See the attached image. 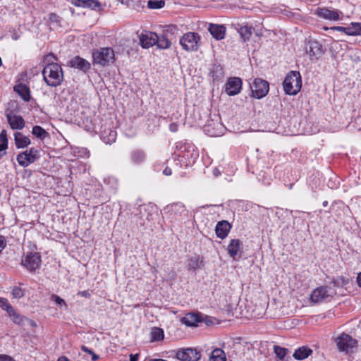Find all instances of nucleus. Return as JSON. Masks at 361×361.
<instances>
[{
    "label": "nucleus",
    "instance_id": "f257e3e1",
    "mask_svg": "<svg viewBox=\"0 0 361 361\" xmlns=\"http://www.w3.org/2000/svg\"><path fill=\"white\" fill-rule=\"evenodd\" d=\"M42 75L47 85L56 87L63 81V75L61 67L56 63H49L43 69Z\"/></svg>",
    "mask_w": 361,
    "mask_h": 361
},
{
    "label": "nucleus",
    "instance_id": "f03ea898",
    "mask_svg": "<svg viewBox=\"0 0 361 361\" xmlns=\"http://www.w3.org/2000/svg\"><path fill=\"white\" fill-rule=\"evenodd\" d=\"M283 90L288 95H295L302 86L301 76L298 71H290L286 76L283 82Z\"/></svg>",
    "mask_w": 361,
    "mask_h": 361
},
{
    "label": "nucleus",
    "instance_id": "7ed1b4c3",
    "mask_svg": "<svg viewBox=\"0 0 361 361\" xmlns=\"http://www.w3.org/2000/svg\"><path fill=\"white\" fill-rule=\"evenodd\" d=\"M180 44L184 50L195 51L201 45V37L196 32H189L181 37Z\"/></svg>",
    "mask_w": 361,
    "mask_h": 361
},
{
    "label": "nucleus",
    "instance_id": "20e7f679",
    "mask_svg": "<svg viewBox=\"0 0 361 361\" xmlns=\"http://www.w3.org/2000/svg\"><path fill=\"white\" fill-rule=\"evenodd\" d=\"M334 341L339 351L349 353L357 346V341L351 336L343 333L335 338Z\"/></svg>",
    "mask_w": 361,
    "mask_h": 361
},
{
    "label": "nucleus",
    "instance_id": "39448f33",
    "mask_svg": "<svg viewBox=\"0 0 361 361\" xmlns=\"http://www.w3.org/2000/svg\"><path fill=\"white\" fill-rule=\"evenodd\" d=\"M92 58L94 63L105 66L114 60V52L112 49L109 47L101 48L93 51Z\"/></svg>",
    "mask_w": 361,
    "mask_h": 361
},
{
    "label": "nucleus",
    "instance_id": "423d86ee",
    "mask_svg": "<svg viewBox=\"0 0 361 361\" xmlns=\"http://www.w3.org/2000/svg\"><path fill=\"white\" fill-rule=\"evenodd\" d=\"M335 293L334 290L327 286H321L314 289L311 294V300L313 302H322L329 300Z\"/></svg>",
    "mask_w": 361,
    "mask_h": 361
},
{
    "label": "nucleus",
    "instance_id": "0eeeda50",
    "mask_svg": "<svg viewBox=\"0 0 361 361\" xmlns=\"http://www.w3.org/2000/svg\"><path fill=\"white\" fill-rule=\"evenodd\" d=\"M252 96L257 99L265 97L269 90V83L260 78H256L250 84Z\"/></svg>",
    "mask_w": 361,
    "mask_h": 361
},
{
    "label": "nucleus",
    "instance_id": "6e6552de",
    "mask_svg": "<svg viewBox=\"0 0 361 361\" xmlns=\"http://www.w3.org/2000/svg\"><path fill=\"white\" fill-rule=\"evenodd\" d=\"M39 157V151L34 148H30L17 156V161L21 166L26 167L34 163Z\"/></svg>",
    "mask_w": 361,
    "mask_h": 361
},
{
    "label": "nucleus",
    "instance_id": "1a4fd4ad",
    "mask_svg": "<svg viewBox=\"0 0 361 361\" xmlns=\"http://www.w3.org/2000/svg\"><path fill=\"white\" fill-rule=\"evenodd\" d=\"M41 263V257L36 252H29L22 260L23 265L30 271H33L39 268Z\"/></svg>",
    "mask_w": 361,
    "mask_h": 361
},
{
    "label": "nucleus",
    "instance_id": "9d476101",
    "mask_svg": "<svg viewBox=\"0 0 361 361\" xmlns=\"http://www.w3.org/2000/svg\"><path fill=\"white\" fill-rule=\"evenodd\" d=\"M176 357L181 361H198L200 352L194 348L180 349L176 353Z\"/></svg>",
    "mask_w": 361,
    "mask_h": 361
},
{
    "label": "nucleus",
    "instance_id": "9b49d317",
    "mask_svg": "<svg viewBox=\"0 0 361 361\" xmlns=\"http://www.w3.org/2000/svg\"><path fill=\"white\" fill-rule=\"evenodd\" d=\"M241 87L242 80L240 78H230L226 83V92L230 96L236 95L240 92Z\"/></svg>",
    "mask_w": 361,
    "mask_h": 361
},
{
    "label": "nucleus",
    "instance_id": "f8f14e48",
    "mask_svg": "<svg viewBox=\"0 0 361 361\" xmlns=\"http://www.w3.org/2000/svg\"><path fill=\"white\" fill-rule=\"evenodd\" d=\"M317 15L324 19L329 20H338L341 19L342 13L336 9H329L327 8H319L317 10Z\"/></svg>",
    "mask_w": 361,
    "mask_h": 361
},
{
    "label": "nucleus",
    "instance_id": "ddd939ff",
    "mask_svg": "<svg viewBox=\"0 0 361 361\" xmlns=\"http://www.w3.org/2000/svg\"><path fill=\"white\" fill-rule=\"evenodd\" d=\"M157 42V35L152 32H145L140 35V43L142 47L149 48L155 45Z\"/></svg>",
    "mask_w": 361,
    "mask_h": 361
},
{
    "label": "nucleus",
    "instance_id": "4468645a",
    "mask_svg": "<svg viewBox=\"0 0 361 361\" xmlns=\"http://www.w3.org/2000/svg\"><path fill=\"white\" fill-rule=\"evenodd\" d=\"M6 118L13 130H21L25 127V122L21 116L8 113L6 114Z\"/></svg>",
    "mask_w": 361,
    "mask_h": 361
},
{
    "label": "nucleus",
    "instance_id": "2eb2a0df",
    "mask_svg": "<svg viewBox=\"0 0 361 361\" xmlns=\"http://www.w3.org/2000/svg\"><path fill=\"white\" fill-rule=\"evenodd\" d=\"M226 30L224 25L210 23L208 26V31L216 40H221L225 37Z\"/></svg>",
    "mask_w": 361,
    "mask_h": 361
},
{
    "label": "nucleus",
    "instance_id": "dca6fc26",
    "mask_svg": "<svg viewBox=\"0 0 361 361\" xmlns=\"http://www.w3.org/2000/svg\"><path fill=\"white\" fill-rule=\"evenodd\" d=\"M70 66L87 72L90 68V63L78 56H75L68 62Z\"/></svg>",
    "mask_w": 361,
    "mask_h": 361
},
{
    "label": "nucleus",
    "instance_id": "f3484780",
    "mask_svg": "<svg viewBox=\"0 0 361 361\" xmlns=\"http://www.w3.org/2000/svg\"><path fill=\"white\" fill-rule=\"evenodd\" d=\"M231 228V225L225 220L219 221L215 227L216 236L221 239H224L228 234Z\"/></svg>",
    "mask_w": 361,
    "mask_h": 361
},
{
    "label": "nucleus",
    "instance_id": "a211bd4d",
    "mask_svg": "<svg viewBox=\"0 0 361 361\" xmlns=\"http://www.w3.org/2000/svg\"><path fill=\"white\" fill-rule=\"evenodd\" d=\"M242 249V242L239 239L231 240L228 245L227 250L229 256L233 259H235L237 256L240 257V252Z\"/></svg>",
    "mask_w": 361,
    "mask_h": 361
},
{
    "label": "nucleus",
    "instance_id": "6ab92c4d",
    "mask_svg": "<svg viewBox=\"0 0 361 361\" xmlns=\"http://www.w3.org/2000/svg\"><path fill=\"white\" fill-rule=\"evenodd\" d=\"M305 50L310 57H319L322 54V46L317 41L309 42Z\"/></svg>",
    "mask_w": 361,
    "mask_h": 361
},
{
    "label": "nucleus",
    "instance_id": "aec40b11",
    "mask_svg": "<svg viewBox=\"0 0 361 361\" xmlns=\"http://www.w3.org/2000/svg\"><path fill=\"white\" fill-rule=\"evenodd\" d=\"M357 23H352L348 27H341V26H334L331 27L330 29L333 30H336L339 32H344L347 35L354 36L357 35L359 34L357 31Z\"/></svg>",
    "mask_w": 361,
    "mask_h": 361
},
{
    "label": "nucleus",
    "instance_id": "412c9836",
    "mask_svg": "<svg viewBox=\"0 0 361 361\" xmlns=\"http://www.w3.org/2000/svg\"><path fill=\"white\" fill-rule=\"evenodd\" d=\"M312 353V350L308 346L303 345L296 349L293 357L297 360H302L307 358Z\"/></svg>",
    "mask_w": 361,
    "mask_h": 361
},
{
    "label": "nucleus",
    "instance_id": "4be33fe9",
    "mask_svg": "<svg viewBox=\"0 0 361 361\" xmlns=\"http://www.w3.org/2000/svg\"><path fill=\"white\" fill-rule=\"evenodd\" d=\"M14 90L19 94V96L25 101L29 102L30 100V91L29 87L23 84H18L14 87Z\"/></svg>",
    "mask_w": 361,
    "mask_h": 361
},
{
    "label": "nucleus",
    "instance_id": "5701e85b",
    "mask_svg": "<svg viewBox=\"0 0 361 361\" xmlns=\"http://www.w3.org/2000/svg\"><path fill=\"white\" fill-rule=\"evenodd\" d=\"M14 140L17 148H25L30 144V138L20 132L14 133Z\"/></svg>",
    "mask_w": 361,
    "mask_h": 361
},
{
    "label": "nucleus",
    "instance_id": "b1692460",
    "mask_svg": "<svg viewBox=\"0 0 361 361\" xmlns=\"http://www.w3.org/2000/svg\"><path fill=\"white\" fill-rule=\"evenodd\" d=\"M200 322L199 316L194 313L186 314L185 317L181 319V322L188 326H196Z\"/></svg>",
    "mask_w": 361,
    "mask_h": 361
},
{
    "label": "nucleus",
    "instance_id": "393cba45",
    "mask_svg": "<svg viewBox=\"0 0 361 361\" xmlns=\"http://www.w3.org/2000/svg\"><path fill=\"white\" fill-rule=\"evenodd\" d=\"M223 126L221 123H216V126L212 128L211 123H208L204 127L205 133L211 137L219 136L222 133Z\"/></svg>",
    "mask_w": 361,
    "mask_h": 361
},
{
    "label": "nucleus",
    "instance_id": "a878e982",
    "mask_svg": "<svg viewBox=\"0 0 361 361\" xmlns=\"http://www.w3.org/2000/svg\"><path fill=\"white\" fill-rule=\"evenodd\" d=\"M131 161L135 164H140L145 161L146 154L144 151L141 149H135L131 153Z\"/></svg>",
    "mask_w": 361,
    "mask_h": 361
},
{
    "label": "nucleus",
    "instance_id": "bb28decb",
    "mask_svg": "<svg viewBox=\"0 0 361 361\" xmlns=\"http://www.w3.org/2000/svg\"><path fill=\"white\" fill-rule=\"evenodd\" d=\"M8 147L7 133L5 130H2L0 133V158L6 154V149Z\"/></svg>",
    "mask_w": 361,
    "mask_h": 361
},
{
    "label": "nucleus",
    "instance_id": "cd10ccee",
    "mask_svg": "<svg viewBox=\"0 0 361 361\" xmlns=\"http://www.w3.org/2000/svg\"><path fill=\"white\" fill-rule=\"evenodd\" d=\"M209 361H226L224 351L220 348H215L210 355Z\"/></svg>",
    "mask_w": 361,
    "mask_h": 361
},
{
    "label": "nucleus",
    "instance_id": "c85d7f7f",
    "mask_svg": "<svg viewBox=\"0 0 361 361\" xmlns=\"http://www.w3.org/2000/svg\"><path fill=\"white\" fill-rule=\"evenodd\" d=\"M171 44V41L165 35H162L160 36L157 35V42H156L155 45H157L158 48L161 49H166L169 48Z\"/></svg>",
    "mask_w": 361,
    "mask_h": 361
},
{
    "label": "nucleus",
    "instance_id": "c756f323",
    "mask_svg": "<svg viewBox=\"0 0 361 361\" xmlns=\"http://www.w3.org/2000/svg\"><path fill=\"white\" fill-rule=\"evenodd\" d=\"M151 341H162L164 338V334L162 329L159 327H154L150 332Z\"/></svg>",
    "mask_w": 361,
    "mask_h": 361
},
{
    "label": "nucleus",
    "instance_id": "7c9ffc66",
    "mask_svg": "<svg viewBox=\"0 0 361 361\" xmlns=\"http://www.w3.org/2000/svg\"><path fill=\"white\" fill-rule=\"evenodd\" d=\"M9 317L11 318L12 321L18 325H23L25 320H27V319L23 316L19 314L14 308L11 310L8 313Z\"/></svg>",
    "mask_w": 361,
    "mask_h": 361
},
{
    "label": "nucleus",
    "instance_id": "2f4dec72",
    "mask_svg": "<svg viewBox=\"0 0 361 361\" xmlns=\"http://www.w3.org/2000/svg\"><path fill=\"white\" fill-rule=\"evenodd\" d=\"M32 133L37 137L42 140L47 135L46 130L39 126H34L32 130Z\"/></svg>",
    "mask_w": 361,
    "mask_h": 361
},
{
    "label": "nucleus",
    "instance_id": "473e14b6",
    "mask_svg": "<svg viewBox=\"0 0 361 361\" xmlns=\"http://www.w3.org/2000/svg\"><path fill=\"white\" fill-rule=\"evenodd\" d=\"M239 33L241 38L245 42L252 35V28L248 26H243L240 28Z\"/></svg>",
    "mask_w": 361,
    "mask_h": 361
},
{
    "label": "nucleus",
    "instance_id": "72a5a7b5",
    "mask_svg": "<svg viewBox=\"0 0 361 361\" xmlns=\"http://www.w3.org/2000/svg\"><path fill=\"white\" fill-rule=\"evenodd\" d=\"M274 353L276 355V356L281 360H283L284 357H286V354L288 352V350L285 348H282L279 345H274Z\"/></svg>",
    "mask_w": 361,
    "mask_h": 361
},
{
    "label": "nucleus",
    "instance_id": "f704fd0d",
    "mask_svg": "<svg viewBox=\"0 0 361 361\" xmlns=\"http://www.w3.org/2000/svg\"><path fill=\"white\" fill-rule=\"evenodd\" d=\"M165 1L163 0H149L147 1V6L150 9H159L164 6Z\"/></svg>",
    "mask_w": 361,
    "mask_h": 361
},
{
    "label": "nucleus",
    "instance_id": "c9c22d12",
    "mask_svg": "<svg viewBox=\"0 0 361 361\" xmlns=\"http://www.w3.org/2000/svg\"><path fill=\"white\" fill-rule=\"evenodd\" d=\"M101 6V4L97 0H84L82 8H90L91 9H97Z\"/></svg>",
    "mask_w": 361,
    "mask_h": 361
},
{
    "label": "nucleus",
    "instance_id": "e433bc0d",
    "mask_svg": "<svg viewBox=\"0 0 361 361\" xmlns=\"http://www.w3.org/2000/svg\"><path fill=\"white\" fill-rule=\"evenodd\" d=\"M202 262L198 257H192L188 260V267L190 269L195 270L200 267Z\"/></svg>",
    "mask_w": 361,
    "mask_h": 361
},
{
    "label": "nucleus",
    "instance_id": "4c0bfd02",
    "mask_svg": "<svg viewBox=\"0 0 361 361\" xmlns=\"http://www.w3.org/2000/svg\"><path fill=\"white\" fill-rule=\"evenodd\" d=\"M12 295L15 298H21L25 295V290L20 287H14L12 290Z\"/></svg>",
    "mask_w": 361,
    "mask_h": 361
},
{
    "label": "nucleus",
    "instance_id": "58836bf2",
    "mask_svg": "<svg viewBox=\"0 0 361 361\" xmlns=\"http://www.w3.org/2000/svg\"><path fill=\"white\" fill-rule=\"evenodd\" d=\"M0 307L3 310H6L7 313L13 309V307L8 303L7 299L4 298H0Z\"/></svg>",
    "mask_w": 361,
    "mask_h": 361
},
{
    "label": "nucleus",
    "instance_id": "ea45409f",
    "mask_svg": "<svg viewBox=\"0 0 361 361\" xmlns=\"http://www.w3.org/2000/svg\"><path fill=\"white\" fill-rule=\"evenodd\" d=\"M51 299L58 305L59 306H62V305H65L66 306V302L63 299L61 298L59 296L56 295H52L51 297Z\"/></svg>",
    "mask_w": 361,
    "mask_h": 361
},
{
    "label": "nucleus",
    "instance_id": "a19ab883",
    "mask_svg": "<svg viewBox=\"0 0 361 361\" xmlns=\"http://www.w3.org/2000/svg\"><path fill=\"white\" fill-rule=\"evenodd\" d=\"M6 245V241L4 236L0 235V252L5 248Z\"/></svg>",
    "mask_w": 361,
    "mask_h": 361
},
{
    "label": "nucleus",
    "instance_id": "79ce46f5",
    "mask_svg": "<svg viewBox=\"0 0 361 361\" xmlns=\"http://www.w3.org/2000/svg\"><path fill=\"white\" fill-rule=\"evenodd\" d=\"M0 361H15L14 359L8 355L4 354H0Z\"/></svg>",
    "mask_w": 361,
    "mask_h": 361
},
{
    "label": "nucleus",
    "instance_id": "37998d69",
    "mask_svg": "<svg viewBox=\"0 0 361 361\" xmlns=\"http://www.w3.org/2000/svg\"><path fill=\"white\" fill-rule=\"evenodd\" d=\"M83 1L84 0H71V3L77 7H82L83 6Z\"/></svg>",
    "mask_w": 361,
    "mask_h": 361
},
{
    "label": "nucleus",
    "instance_id": "c03bdc74",
    "mask_svg": "<svg viewBox=\"0 0 361 361\" xmlns=\"http://www.w3.org/2000/svg\"><path fill=\"white\" fill-rule=\"evenodd\" d=\"M169 129L171 132H176L178 130V125L176 123H171L169 126Z\"/></svg>",
    "mask_w": 361,
    "mask_h": 361
},
{
    "label": "nucleus",
    "instance_id": "a18cd8bd",
    "mask_svg": "<svg viewBox=\"0 0 361 361\" xmlns=\"http://www.w3.org/2000/svg\"><path fill=\"white\" fill-rule=\"evenodd\" d=\"M81 350L83 351V352H85V353H89L90 355H92L93 354V351L91 350V349H89L87 347H86L85 345H82L81 347Z\"/></svg>",
    "mask_w": 361,
    "mask_h": 361
},
{
    "label": "nucleus",
    "instance_id": "49530a36",
    "mask_svg": "<svg viewBox=\"0 0 361 361\" xmlns=\"http://www.w3.org/2000/svg\"><path fill=\"white\" fill-rule=\"evenodd\" d=\"M163 173L165 176H171L172 174V170L169 167H166L165 169L163 171Z\"/></svg>",
    "mask_w": 361,
    "mask_h": 361
},
{
    "label": "nucleus",
    "instance_id": "de8ad7c7",
    "mask_svg": "<svg viewBox=\"0 0 361 361\" xmlns=\"http://www.w3.org/2000/svg\"><path fill=\"white\" fill-rule=\"evenodd\" d=\"M139 355L138 354H130V361H137Z\"/></svg>",
    "mask_w": 361,
    "mask_h": 361
},
{
    "label": "nucleus",
    "instance_id": "09e8293b",
    "mask_svg": "<svg viewBox=\"0 0 361 361\" xmlns=\"http://www.w3.org/2000/svg\"><path fill=\"white\" fill-rule=\"evenodd\" d=\"M78 295L85 298H88L90 296V294L86 290L79 292Z\"/></svg>",
    "mask_w": 361,
    "mask_h": 361
},
{
    "label": "nucleus",
    "instance_id": "8fccbe9b",
    "mask_svg": "<svg viewBox=\"0 0 361 361\" xmlns=\"http://www.w3.org/2000/svg\"><path fill=\"white\" fill-rule=\"evenodd\" d=\"M11 37L13 40H18L20 38V35L16 32H13Z\"/></svg>",
    "mask_w": 361,
    "mask_h": 361
},
{
    "label": "nucleus",
    "instance_id": "3c124183",
    "mask_svg": "<svg viewBox=\"0 0 361 361\" xmlns=\"http://www.w3.org/2000/svg\"><path fill=\"white\" fill-rule=\"evenodd\" d=\"M357 285L361 287V272L358 274L357 276Z\"/></svg>",
    "mask_w": 361,
    "mask_h": 361
},
{
    "label": "nucleus",
    "instance_id": "603ef678",
    "mask_svg": "<svg viewBox=\"0 0 361 361\" xmlns=\"http://www.w3.org/2000/svg\"><path fill=\"white\" fill-rule=\"evenodd\" d=\"M57 361H70L69 359L65 356H61L58 358Z\"/></svg>",
    "mask_w": 361,
    "mask_h": 361
},
{
    "label": "nucleus",
    "instance_id": "864d4df0",
    "mask_svg": "<svg viewBox=\"0 0 361 361\" xmlns=\"http://www.w3.org/2000/svg\"><path fill=\"white\" fill-rule=\"evenodd\" d=\"M91 355H92V361H96L99 359V356L97 355H96L94 353H93V354H92Z\"/></svg>",
    "mask_w": 361,
    "mask_h": 361
},
{
    "label": "nucleus",
    "instance_id": "5fc2aeb1",
    "mask_svg": "<svg viewBox=\"0 0 361 361\" xmlns=\"http://www.w3.org/2000/svg\"><path fill=\"white\" fill-rule=\"evenodd\" d=\"M213 173L215 176H218L220 174V171L218 169L215 168L213 171Z\"/></svg>",
    "mask_w": 361,
    "mask_h": 361
},
{
    "label": "nucleus",
    "instance_id": "6e6d98bb",
    "mask_svg": "<svg viewBox=\"0 0 361 361\" xmlns=\"http://www.w3.org/2000/svg\"><path fill=\"white\" fill-rule=\"evenodd\" d=\"M357 31L359 32V34H357V35H361V23H357Z\"/></svg>",
    "mask_w": 361,
    "mask_h": 361
},
{
    "label": "nucleus",
    "instance_id": "4d7b16f0",
    "mask_svg": "<svg viewBox=\"0 0 361 361\" xmlns=\"http://www.w3.org/2000/svg\"><path fill=\"white\" fill-rule=\"evenodd\" d=\"M110 136L111 137V140H115V136H116V133L114 132V131H111V133H110Z\"/></svg>",
    "mask_w": 361,
    "mask_h": 361
},
{
    "label": "nucleus",
    "instance_id": "13d9d810",
    "mask_svg": "<svg viewBox=\"0 0 361 361\" xmlns=\"http://www.w3.org/2000/svg\"><path fill=\"white\" fill-rule=\"evenodd\" d=\"M29 322H30V324L32 326H33V327H36L37 326V324L33 320H29Z\"/></svg>",
    "mask_w": 361,
    "mask_h": 361
},
{
    "label": "nucleus",
    "instance_id": "bf43d9fd",
    "mask_svg": "<svg viewBox=\"0 0 361 361\" xmlns=\"http://www.w3.org/2000/svg\"><path fill=\"white\" fill-rule=\"evenodd\" d=\"M151 361H166V360H162V359H155V360H152Z\"/></svg>",
    "mask_w": 361,
    "mask_h": 361
},
{
    "label": "nucleus",
    "instance_id": "052dcab7",
    "mask_svg": "<svg viewBox=\"0 0 361 361\" xmlns=\"http://www.w3.org/2000/svg\"><path fill=\"white\" fill-rule=\"evenodd\" d=\"M327 205H328V202H327V201H324V202H323V206H324V207H326Z\"/></svg>",
    "mask_w": 361,
    "mask_h": 361
},
{
    "label": "nucleus",
    "instance_id": "680f3d73",
    "mask_svg": "<svg viewBox=\"0 0 361 361\" xmlns=\"http://www.w3.org/2000/svg\"><path fill=\"white\" fill-rule=\"evenodd\" d=\"M2 65V60H1V58L0 57V67Z\"/></svg>",
    "mask_w": 361,
    "mask_h": 361
},
{
    "label": "nucleus",
    "instance_id": "e2e57ef3",
    "mask_svg": "<svg viewBox=\"0 0 361 361\" xmlns=\"http://www.w3.org/2000/svg\"><path fill=\"white\" fill-rule=\"evenodd\" d=\"M121 3H122V4H124V1H123H123H121ZM125 3H127V1H125Z\"/></svg>",
    "mask_w": 361,
    "mask_h": 361
},
{
    "label": "nucleus",
    "instance_id": "0e129e2a",
    "mask_svg": "<svg viewBox=\"0 0 361 361\" xmlns=\"http://www.w3.org/2000/svg\"><path fill=\"white\" fill-rule=\"evenodd\" d=\"M49 56H53L54 57V56L51 55H51H47V58L49 57Z\"/></svg>",
    "mask_w": 361,
    "mask_h": 361
}]
</instances>
